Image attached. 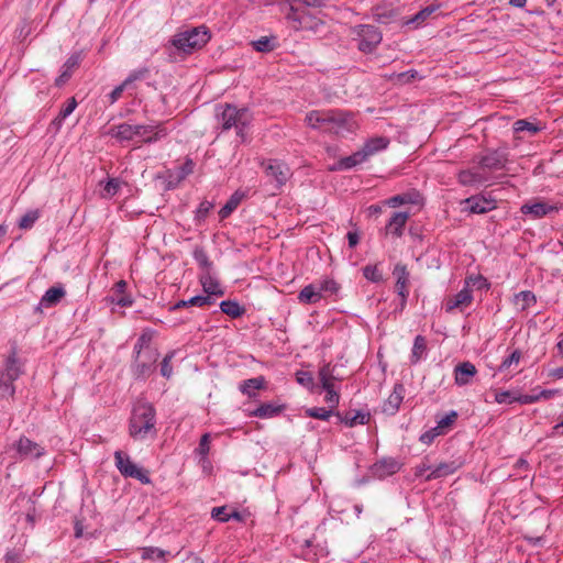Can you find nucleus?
I'll use <instances>...</instances> for the list:
<instances>
[{
  "mask_svg": "<svg viewBox=\"0 0 563 563\" xmlns=\"http://www.w3.org/2000/svg\"><path fill=\"white\" fill-rule=\"evenodd\" d=\"M305 123L323 133L344 134L356 130L357 124L353 115L339 110H311L305 117Z\"/></svg>",
  "mask_w": 563,
  "mask_h": 563,
  "instance_id": "obj_1",
  "label": "nucleus"
},
{
  "mask_svg": "<svg viewBox=\"0 0 563 563\" xmlns=\"http://www.w3.org/2000/svg\"><path fill=\"white\" fill-rule=\"evenodd\" d=\"M156 410L147 401L134 405L129 421V434L134 440H145L156 434Z\"/></svg>",
  "mask_w": 563,
  "mask_h": 563,
  "instance_id": "obj_2",
  "label": "nucleus"
},
{
  "mask_svg": "<svg viewBox=\"0 0 563 563\" xmlns=\"http://www.w3.org/2000/svg\"><path fill=\"white\" fill-rule=\"evenodd\" d=\"M134 372L137 377L146 378L156 368V362L159 357L158 350L152 344V335L147 332L142 333L134 345Z\"/></svg>",
  "mask_w": 563,
  "mask_h": 563,
  "instance_id": "obj_3",
  "label": "nucleus"
},
{
  "mask_svg": "<svg viewBox=\"0 0 563 563\" xmlns=\"http://www.w3.org/2000/svg\"><path fill=\"white\" fill-rule=\"evenodd\" d=\"M280 10L290 29L294 31H310L318 33L324 26L321 18L313 15L306 8L295 7L292 1L284 0L280 2Z\"/></svg>",
  "mask_w": 563,
  "mask_h": 563,
  "instance_id": "obj_4",
  "label": "nucleus"
},
{
  "mask_svg": "<svg viewBox=\"0 0 563 563\" xmlns=\"http://www.w3.org/2000/svg\"><path fill=\"white\" fill-rule=\"evenodd\" d=\"M217 120L221 124L222 131L232 128L236 130L238 136L245 140V129L252 121L251 112L247 108H238L230 103L219 104L216 109Z\"/></svg>",
  "mask_w": 563,
  "mask_h": 563,
  "instance_id": "obj_5",
  "label": "nucleus"
},
{
  "mask_svg": "<svg viewBox=\"0 0 563 563\" xmlns=\"http://www.w3.org/2000/svg\"><path fill=\"white\" fill-rule=\"evenodd\" d=\"M211 38L207 26L200 25L183 31L174 35L172 44L183 53L190 54L202 48Z\"/></svg>",
  "mask_w": 563,
  "mask_h": 563,
  "instance_id": "obj_6",
  "label": "nucleus"
},
{
  "mask_svg": "<svg viewBox=\"0 0 563 563\" xmlns=\"http://www.w3.org/2000/svg\"><path fill=\"white\" fill-rule=\"evenodd\" d=\"M23 373L22 364L18 358L16 350L12 349L5 361L4 368L0 373V391L2 397H13L15 387L13 385Z\"/></svg>",
  "mask_w": 563,
  "mask_h": 563,
  "instance_id": "obj_7",
  "label": "nucleus"
},
{
  "mask_svg": "<svg viewBox=\"0 0 563 563\" xmlns=\"http://www.w3.org/2000/svg\"><path fill=\"white\" fill-rule=\"evenodd\" d=\"M353 40L357 42V48L365 54L372 53L380 44L383 35L380 31L369 24H358L351 29Z\"/></svg>",
  "mask_w": 563,
  "mask_h": 563,
  "instance_id": "obj_8",
  "label": "nucleus"
},
{
  "mask_svg": "<svg viewBox=\"0 0 563 563\" xmlns=\"http://www.w3.org/2000/svg\"><path fill=\"white\" fill-rule=\"evenodd\" d=\"M115 466L119 472L125 477H132L139 479L142 484L151 483L147 473L135 465L131 459L121 451L114 452Z\"/></svg>",
  "mask_w": 563,
  "mask_h": 563,
  "instance_id": "obj_9",
  "label": "nucleus"
},
{
  "mask_svg": "<svg viewBox=\"0 0 563 563\" xmlns=\"http://www.w3.org/2000/svg\"><path fill=\"white\" fill-rule=\"evenodd\" d=\"M265 175L275 183V188H282L291 176L290 168L287 164L278 159H268L263 162Z\"/></svg>",
  "mask_w": 563,
  "mask_h": 563,
  "instance_id": "obj_10",
  "label": "nucleus"
},
{
  "mask_svg": "<svg viewBox=\"0 0 563 563\" xmlns=\"http://www.w3.org/2000/svg\"><path fill=\"white\" fill-rule=\"evenodd\" d=\"M471 213L484 214L497 208V202L490 196L475 195L462 201Z\"/></svg>",
  "mask_w": 563,
  "mask_h": 563,
  "instance_id": "obj_11",
  "label": "nucleus"
},
{
  "mask_svg": "<svg viewBox=\"0 0 563 563\" xmlns=\"http://www.w3.org/2000/svg\"><path fill=\"white\" fill-rule=\"evenodd\" d=\"M558 210L559 208L555 205L543 200L527 202L520 208L522 214L530 216L532 219H541Z\"/></svg>",
  "mask_w": 563,
  "mask_h": 563,
  "instance_id": "obj_12",
  "label": "nucleus"
},
{
  "mask_svg": "<svg viewBox=\"0 0 563 563\" xmlns=\"http://www.w3.org/2000/svg\"><path fill=\"white\" fill-rule=\"evenodd\" d=\"M408 219V212H394L384 228V234L386 236L391 235L395 239H400L404 235Z\"/></svg>",
  "mask_w": 563,
  "mask_h": 563,
  "instance_id": "obj_13",
  "label": "nucleus"
},
{
  "mask_svg": "<svg viewBox=\"0 0 563 563\" xmlns=\"http://www.w3.org/2000/svg\"><path fill=\"white\" fill-rule=\"evenodd\" d=\"M126 282L121 279L114 284L111 289V294L104 298L110 305H118L120 307H131L133 305V298L126 294Z\"/></svg>",
  "mask_w": 563,
  "mask_h": 563,
  "instance_id": "obj_14",
  "label": "nucleus"
},
{
  "mask_svg": "<svg viewBox=\"0 0 563 563\" xmlns=\"http://www.w3.org/2000/svg\"><path fill=\"white\" fill-rule=\"evenodd\" d=\"M146 128L143 124L121 123L110 129L109 134L119 141H131L139 134H145Z\"/></svg>",
  "mask_w": 563,
  "mask_h": 563,
  "instance_id": "obj_15",
  "label": "nucleus"
},
{
  "mask_svg": "<svg viewBox=\"0 0 563 563\" xmlns=\"http://www.w3.org/2000/svg\"><path fill=\"white\" fill-rule=\"evenodd\" d=\"M393 275L396 277L395 289L397 294L401 297V305L405 306L407 297L409 295V272L406 265L398 263L394 268Z\"/></svg>",
  "mask_w": 563,
  "mask_h": 563,
  "instance_id": "obj_16",
  "label": "nucleus"
},
{
  "mask_svg": "<svg viewBox=\"0 0 563 563\" xmlns=\"http://www.w3.org/2000/svg\"><path fill=\"white\" fill-rule=\"evenodd\" d=\"M507 163V155L503 151H492L487 154L483 155L479 161V167L485 172L488 170H498L505 167Z\"/></svg>",
  "mask_w": 563,
  "mask_h": 563,
  "instance_id": "obj_17",
  "label": "nucleus"
},
{
  "mask_svg": "<svg viewBox=\"0 0 563 563\" xmlns=\"http://www.w3.org/2000/svg\"><path fill=\"white\" fill-rule=\"evenodd\" d=\"M406 388L402 384H395L391 394L383 405V412L394 416L398 412L400 405L405 398Z\"/></svg>",
  "mask_w": 563,
  "mask_h": 563,
  "instance_id": "obj_18",
  "label": "nucleus"
},
{
  "mask_svg": "<svg viewBox=\"0 0 563 563\" xmlns=\"http://www.w3.org/2000/svg\"><path fill=\"white\" fill-rule=\"evenodd\" d=\"M473 301L472 289L463 287L456 295L446 298L445 311L452 312L455 309L463 310L468 307Z\"/></svg>",
  "mask_w": 563,
  "mask_h": 563,
  "instance_id": "obj_19",
  "label": "nucleus"
},
{
  "mask_svg": "<svg viewBox=\"0 0 563 563\" xmlns=\"http://www.w3.org/2000/svg\"><path fill=\"white\" fill-rule=\"evenodd\" d=\"M15 448L18 453L23 457L38 459L44 455V449L26 437H21Z\"/></svg>",
  "mask_w": 563,
  "mask_h": 563,
  "instance_id": "obj_20",
  "label": "nucleus"
},
{
  "mask_svg": "<svg viewBox=\"0 0 563 563\" xmlns=\"http://www.w3.org/2000/svg\"><path fill=\"white\" fill-rule=\"evenodd\" d=\"M457 180L462 186L481 185L488 180V175L478 166L473 169H464L457 174Z\"/></svg>",
  "mask_w": 563,
  "mask_h": 563,
  "instance_id": "obj_21",
  "label": "nucleus"
},
{
  "mask_svg": "<svg viewBox=\"0 0 563 563\" xmlns=\"http://www.w3.org/2000/svg\"><path fill=\"white\" fill-rule=\"evenodd\" d=\"M143 128H146V132L145 134H139V137L144 143L158 142L165 139L169 133V130L163 122H159L155 125H143Z\"/></svg>",
  "mask_w": 563,
  "mask_h": 563,
  "instance_id": "obj_22",
  "label": "nucleus"
},
{
  "mask_svg": "<svg viewBox=\"0 0 563 563\" xmlns=\"http://www.w3.org/2000/svg\"><path fill=\"white\" fill-rule=\"evenodd\" d=\"M368 159L366 153L363 147L360 151H356L350 156L343 157L336 162L334 166H332L331 170H346L354 168L355 166L366 162Z\"/></svg>",
  "mask_w": 563,
  "mask_h": 563,
  "instance_id": "obj_23",
  "label": "nucleus"
},
{
  "mask_svg": "<svg viewBox=\"0 0 563 563\" xmlns=\"http://www.w3.org/2000/svg\"><path fill=\"white\" fill-rule=\"evenodd\" d=\"M335 416L339 420L344 423L346 427H354L356 424H367L371 419L369 412H365L362 410L356 411H346L344 413L336 412Z\"/></svg>",
  "mask_w": 563,
  "mask_h": 563,
  "instance_id": "obj_24",
  "label": "nucleus"
},
{
  "mask_svg": "<svg viewBox=\"0 0 563 563\" xmlns=\"http://www.w3.org/2000/svg\"><path fill=\"white\" fill-rule=\"evenodd\" d=\"M476 373L477 369L471 362L460 363L454 369L455 384L459 386L467 385Z\"/></svg>",
  "mask_w": 563,
  "mask_h": 563,
  "instance_id": "obj_25",
  "label": "nucleus"
},
{
  "mask_svg": "<svg viewBox=\"0 0 563 563\" xmlns=\"http://www.w3.org/2000/svg\"><path fill=\"white\" fill-rule=\"evenodd\" d=\"M460 466L461 464L456 463L455 461L442 462L438 464L435 467H433V470L426 475L424 481L429 482L432 479L452 475L460 468Z\"/></svg>",
  "mask_w": 563,
  "mask_h": 563,
  "instance_id": "obj_26",
  "label": "nucleus"
},
{
  "mask_svg": "<svg viewBox=\"0 0 563 563\" xmlns=\"http://www.w3.org/2000/svg\"><path fill=\"white\" fill-rule=\"evenodd\" d=\"M65 295L66 291L62 285L53 286L42 296L40 305L44 308L54 307L65 297Z\"/></svg>",
  "mask_w": 563,
  "mask_h": 563,
  "instance_id": "obj_27",
  "label": "nucleus"
},
{
  "mask_svg": "<svg viewBox=\"0 0 563 563\" xmlns=\"http://www.w3.org/2000/svg\"><path fill=\"white\" fill-rule=\"evenodd\" d=\"M79 66V57L70 56L63 65L60 75L55 79L57 87L64 86L71 77L74 69Z\"/></svg>",
  "mask_w": 563,
  "mask_h": 563,
  "instance_id": "obj_28",
  "label": "nucleus"
},
{
  "mask_svg": "<svg viewBox=\"0 0 563 563\" xmlns=\"http://www.w3.org/2000/svg\"><path fill=\"white\" fill-rule=\"evenodd\" d=\"M200 283L207 296H223V290L218 280L211 276V272L202 273L200 275Z\"/></svg>",
  "mask_w": 563,
  "mask_h": 563,
  "instance_id": "obj_29",
  "label": "nucleus"
},
{
  "mask_svg": "<svg viewBox=\"0 0 563 563\" xmlns=\"http://www.w3.org/2000/svg\"><path fill=\"white\" fill-rule=\"evenodd\" d=\"M265 378L263 376L245 379L241 383L239 389L242 394L252 398L256 396V390L265 387Z\"/></svg>",
  "mask_w": 563,
  "mask_h": 563,
  "instance_id": "obj_30",
  "label": "nucleus"
},
{
  "mask_svg": "<svg viewBox=\"0 0 563 563\" xmlns=\"http://www.w3.org/2000/svg\"><path fill=\"white\" fill-rule=\"evenodd\" d=\"M399 468V463L394 459H384L374 465V472L379 477L393 475L397 473Z\"/></svg>",
  "mask_w": 563,
  "mask_h": 563,
  "instance_id": "obj_31",
  "label": "nucleus"
},
{
  "mask_svg": "<svg viewBox=\"0 0 563 563\" xmlns=\"http://www.w3.org/2000/svg\"><path fill=\"white\" fill-rule=\"evenodd\" d=\"M389 144V140L384 136H377L367 140L364 145L363 150L366 153L367 157L375 155L376 153L385 150Z\"/></svg>",
  "mask_w": 563,
  "mask_h": 563,
  "instance_id": "obj_32",
  "label": "nucleus"
},
{
  "mask_svg": "<svg viewBox=\"0 0 563 563\" xmlns=\"http://www.w3.org/2000/svg\"><path fill=\"white\" fill-rule=\"evenodd\" d=\"M142 560L166 562L170 552L156 547H144L140 549Z\"/></svg>",
  "mask_w": 563,
  "mask_h": 563,
  "instance_id": "obj_33",
  "label": "nucleus"
},
{
  "mask_svg": "<svg viewBox=\"0 0 563 563\" xmlns=\"http://www.w3.org/2000/svg\"><path fill=\"white\" fill-rule=\"evenodd\" d=\"M298 299L302 303L311 305L321 300V295L316 284L305 286L298 294Z\"/></svg>",
  "mask_w": 563,
  "mask_h": 563,
  "instance_id": "obj_34",
  "label": "nucleus"
},
{
  "mask_svg": "<svg viewBox=\"0 0 563 563\" xmlns=\"http://www.w3.org/2000/svg\"><path fill=\"white\" fill-rule=\"evenodd\" d=\"M244 195L240 191H235L225 205L220 209L219 217L220 219H227L241 203Z\"/></svg>",
  "mask_w": 563,
  "mask_h": 563,
  "instance_id": "obj_35",
  "label": "nucleus"
},
{
  "mask_svg": "<svg viewBox=\"0 0 563 563\" xmlns=\"http://www.w3.org/2000/svg\"><path fill=\"white\" fill-rule=\"evenodd\" d=\"M537 302L532 291L523 290L515 295V305L519 310L523 311Z\"/></svg>",
  "mask_w": 563,
  "mask_h": 563,
  "instance_id": "obj_36",
  "label": "nucleus"
},
{
  "mask_svg": "<svg viewBox=\"0 0 563 563\" xmlns=\"http://www.w3.org/2000/svg\"><path fill=\"white\" fill-rule=\"evenodd\" d=\"M252 46L256 52L268 53L276 48V37L275 36H262L261 38L253 41Z\"/></svg>",
  "mask_w": 563,
  "mask_h": 563,
  "instance_id": "obj_37",
  "label": "nucleus"
},
{
  "mask_svg": "<svg viewBox=\"0 0 563 563\" xmlns=\"http://www.w3.org/2000/svg\"><path fill=\"white\" fill-rule=\"evenodd\" d=\"M282 411V407L274 406L273 404H262L255 410L251 412L252 417L258 418H272L278 415Z\"/></svg>",
  "mask_w": 563,
  "mask_h": 563,
  "instance_id": "obj_38",
  "label": "nucleus"
},
{
  "mask_svg": "<svg viewBox=\"0 0 563 563\" xmlns=\"http://www.w3.org/2000/svg\"><path fill=\"white\" fill-rule=\"evenodd\" d=\"M440 5L431 4L422 10H420L417 14H415L411 19H409L406 24H416V26L421 25L429 16H431L435 11H438Z\"/></svg>",
  "mask_w": 563,
  "mask_h": 563,
  "instance_id": "obj_39",
  "label": "nucleus"
},
{
  "mask_svg": "<svg viewBox=\"0 0 563 563\" xmlns=\"http://www.w3.org/2000/svg\"><path fill=\"white\" fill-rule=\"evenodd\" d=\"M221 311L231 318H239L244 314L245 309L233 300H223L220 303Z\"/></svg>",
  "mask_w": 563,
  "mask_h": 563,
  "instance_id": "obj_40",
  "label": "nucleus"
},
{
  "mask_svg": "<svg viewBox=\"0 0 563 563\" xmlns=\"http://www.w3.org/2000/svg\"><path fill=\"white\" fill-rule=\"evenodd\" d=\"M427 350V341L422 335H417L411 351V363H418Z\"/></svg>",
  "mask_w": 563,
  "mask_h": 563,
  "instance_id": "obj_41",
  "label": "nucleus"
},
{
  "mask_svg": "<svg viewBox=\"0 0 563 563\" xmlns=\"http://www.w3.org/2000/svg\"><path fill=\"white\" fill-rule=\"evenodd\" d=\"M192 255L199 267L202 269V273L211 272L212 262L209 260L208 254L202 247H196Z\"/></svg>",
  "mask_w": 563,
  "mask_h": 563,
  "instance_id": "obj_42",
  "label": "nucleus"
},
{
  "mask_svg": "<svg viewBox=\"0 0 563 563\" xmlns=\"http://www.w3.org/2000/svg\"><path fill=\"white\" fill-rule=\"evenodd\" d=\"M512 128L515 133L528 132L530 135H534L536 133L542 130L540 125L523 119L515 121Z\"/></svg>",
  "mask_w": 563,
  "mask_h": 563,
  "instance_id": "obj_43",
  "label": "nucleus"
},
{
  "mask_svg": "<svg viewBox=\"0 0 563 563\" xmlns=\"http://www.w3.org/2000/svg\"><path fill=\"white\" fill-rule=\"evenodd\" d=\"M322 388L325 391L324 401L328 404L329 408H336L340 401V395L335 389V384L331 383L322 386Z\"/></svg>",
  "mask_w": 563,
  "mask_h": 563,
  "instance_id": "obj_44",
  "label": "nucleus"
},
{
  "mask_svg": "<svg viewBox=\"0 0 563 563\" xmlns=\"http://www.w3.org/2000/svg\"><path fill=\"white\" fill-rule=\"evenodd\" d=\"M40 218V211L37 209L29 210L19 220V228L22 230L31 229Z\"/></svg>",
  "mask_w": 563,
  "mask_h": 563,
  "instance_id": "obj_45",
  "label": "nucleus"
},
{
  "mask_svg": "<svg viewBox=\"0 0 563 563\" xmlns=\"http://www.w3.org/2000/svg\"><path fill=\"white\" fill-rule=\"evenodd\" d=\"M150 75H151V70L146 66L134 69L125 78L124 85L130 86L131 84H133L135 81L145 80L150 77Z\"/></svg>",
  "mask_w": 563,
  "mask_h": 563,
  "instance_id": "obj_46",
  "label": "nucleus"
},
{
  "mask_svg": "<svg viewBox=\"0 0 563 563\" xmlns=\"http://www.w3.org/2000/svg\"><path fill=\"white\" fill-rule=\"evenodd\" d=\"M306 416L309 418H314L319 420H329V418L333 415V409H325L323 407H312L308 408L305 411Z\"/></svg>",
  "mask_w": 563,
  "mask_h": 563,
  "instance_id": "obj_47",
  "label": "nucleus"
},
{
  "mask_svg": "<svg viewBox=\"0 0 563 563\" xmlns=\"http://www.w3.org/2000/svg\"><path fill=\"white\" fill-rule=\"evenodd\" d=\"M318 378L321 386L331 384L335 382V377L333 376V367L331 364H324L320 367L318 372Z\"/></svg>",
  "mask_w": 563,
  "mask_h": 563,
  "instance_id": "obj_48",
  "label": "nucleus"
},
{
  "mask_svg": "<svg viewBox=\"0 0 563 563\" xmlns=\"http://www.w3.org/2000/svg\"><path fill=\"white\" fill-rule=\"evenodd\" d=\"M385 203L388 207L396 208L400 205H407V203H416V200L412 198V195L410 194H402V195H396L390 198H388Z\"/></svg>",
  "mask_w": 563,
  "mask_h": 563,
  "instance_id": "obj_49",
  "label": "nucleus"
},
{
  "mask_svg": "<svg viewBox=\"0 0 563 563\" xmlns=\"http://www.w3.org/2000/svg\"><path fill=\"white\" fill-rule=\"evenodd\" d=\"M521 358V352L515 350L509 356H507L499 365L498 372L503 373L508 371L512 365H518Z\"/></svg>",
  "mask_w": 563,
  "mask_h": 563,
  "instance_id": "obj_50",
  "label": "nucleus"
},
{
  "mask_svg": "<svg viewBox=\"0 0 563 563\" xmlns=\"http://www.w3.org/2000/svg\"><path fill=\"white\" fill-rule=\"evenodd\" d=\"M363 275L372 283H379L383 280L382 272L378 269L377 265H366L363 267Z\"/></svg>",
  "mask_w": 563,
  "mask_h": 563,
  "instance_id": "obj_51",
  "label": "nucleus"
},
{
  "mask_svg": "<svg viewBox=\"0 0 563 563\" xmlns=\"http://www.w3.org/2000/svg\"><path fill=\"white\" fill-rule=\"evenodd\" d=\"M195 163L190 157H186L184 164L178 168L176 179L177 181L184 180L187 176L194 173Z\"/></svg>",
  "mask_w": 563,
  "mask_h": 563,
  "instance_id": "obj_52",
  "label": "nucleus"
},
{
  "mask_svg": "<svg viewBox=\"0 0 563 563\" xmlns=\"http://www.w3.org/2000/svg\"><path fill=\"white\" fill-rule=\"evenodd\" d=\"M316 285L321 296L323 292L335 294L339 290L338 283L330 278H325Z\"/></svg>",
  "mask_w": 563,
  "mask_h": 563,
  "instance_id": "obj_53",
  "label": "nucleus"
},
{
  "mask_svg": "<svg viewBox=\"0 0 563 563\" xmlns=\"http://www.w3.org/2000/svg\"><path fill=\"white\" fill-rule=\"evenodd\" d=\"M174 356H175V352L172 351L165 355V357L163 358V361L161 363V374L165 378H170V376L173 374L172 360L174 358Z\"/></svg>",
  "mask_w": 563,
  "mask_h": 563,
  "instance_id": "obj_54",
  "label": "nucleus"
},
{
  "mask_svg": "<svg viewBox=\"0 0 563 563\" xmlns=\"http://www.w3.org/2000/svg\"><path fill=\"white\" fill-rule=\"evenodd\" d=\"M121 187V183L117 178H110L103 187V197L111 198L115 196Z\"/></svg>",
  "mask_w": 563,
  "mask_h": 563,
  "instance_id": "obj_55",
  "label": "nucleus"
},
{
  "mask_svg": "<svg viewBox=\"0 0 563 563\" xmlns=\"http://www.w3.org/2000/svg\"><path fill=\"white\" fill-rule=\"evenodd\" d=\"M457 419V412L452 410L449 413H446L444 417H442L440 420H438L437 429L443 433V430L445 428L451 427L455 420Z\"/></svg>",
  "mask_w": 563,
  "mask_h": 563,
  "instance_id": "obj_56",
  "label": "nucleus"
},
{
  "mask_svg": "<svg viewBox=\"0 0 563 563\" xmlns=\"http://www.w3.org/2000/svg\"><path fill=\"white\" fill-rule=\"evenodd\" d=\"M471 286L476 287L478 289L487 288V280L481 275H471L465 279V286L470 288Z\"/></svg>",
  "mask_w": 563,
  "mask_h": 563,
  "instance_id": "obj_57",
  "label": "nucleus"
},
{
  "mask_svg": "<svg viewBox=\"0 0 563 563\" xmlns=\"http://www.w3.org/2000/svg\"><path fill=\"white\" fill-rule=\"evenodd\" d=\"M77 107V101L75 98H70L67 100V103L60 109L58 113V119L65 120L67 117H69L73 111Z\"/></svg>",
  "mask_w": 563,
  "mask_h": 563,
  "instance_id": "obj_58",
  "label": "nucleus"
},
{
  "mask_svg": "<svg viewBox=\"0 0 563 563\" xmlns=\"http://www.w3.org/2000/svg\"><path fill=\"white\" fill-rule=\"evenodd\" d=\"M440 434H442V432H441V431H439V430L434 427V428H432V429H430V430H428V431L423 432V433L420 435L419 440H420V442H421V443H423V444H426V445H430V444L434 441V439H435L437 437H439Z\"/></svg>",
  "mask_w": 563,
  "mask_h": 563,
  "instance_id": "obj_59",
  "label": "nucleus"
},
{
  "mask_svg": "<svg viewBox=\"0 0 563 563\" xmlns=\"http://www.w3.org/2000/svg\"><path fill=\"white\" fill-rule=\"evenodd\" d=\"M189 306H197V307H203V306H210L214 301L210 296H194L190 299H188Z\"/></svg>",
  "mask_w": 563,
  "mask_h": 563,
  "instance_id": "obj_60",
  "label": "nucleus"
},
{
  "mask_svg": "<svg viewBox=\"0 0 563 563\" xmlns=\"http://www.w3.org/2000/svg\"><path fill=\"white\" fill-rule=\"evenodd\" d=\"M213 208V203L208 201V200H203L199 203L198 208H197V212H196V217L198 220H202L205 219L208 213L212 210Z\"/></svg>",
  "mask_w": 563,
  "mask_h": 563,
  "instance_id": "obj_61",
  "label": "nucleus"
},
{
  "mask_svg": "<svg viewBox=\"0 0 563 563\" xmlns=\"http://www.w3.org/2000/svg\"><path fill=\"white\" fill-rule=\"evenodd\" d=\"M433 470L432 465L429 463L428 456H426L416 467H415V475L417 477H426L427 472H431Z\"/></svg>",
  "mask_w": 563,
  "mask_h": 563,
  "instance_id": "obj_62",
  "label": "nucleus"
},
{
  "mask_svg": "<svg viewBox=\"0 0 563 563\" xmlns=\"http://www.w3.org/2000/svg\"><path fill=\"white\" fill-rule=\"evenodd\" d=\"M512 397H516V393L504 390V391H497L495 394V401L498 404H512L515 400H512Z\"/></svg>",
  "mask_w": 563,
  "mask_h": 563,
  "instance_id": "obj_63",
  "label": "nucleus"
},
{
  "mask_svg": "<svg viewBox=\"0 0 563 563\" xmlns=\"http://www.w3.org/2000/svg\"><path fill=\"white\" fill-rule=\"evenodd\" d=\"M5 563H21L23 561V554L21 551L11 550L4 555Z\"/></svg>",
  "mask_w": 563,
  "mask_h": 563,
  "instance_id": "obj_64",
  "label": "nucleus"
}]
</instances>
